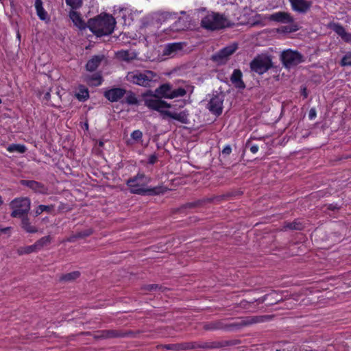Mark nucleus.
<instances>
[{
    "instance_id": "1",
    "label": "nucleus",
    "mask_w": 351,
    "mask_h": 351,
    "mask_svg": "<svg viewBox=\"0 0 351 351\" xmlns=\"http://www.w3.org/2000/svg\"><path fill=\"white\" fill-rule=\"evenodd\" d=\"M151 182V178L144 173H137L133 178L127 180V185L131 193L137 195H155L164 193L167 188L158 186L153 188H147V186Z\"/></svg>"
},
{
    "instance_id": "2",
    "label": "nucleus",
    "mask_w": 351,
    "mask_h": 351,
    "mask_svg": "<svg viewBox=\"0 0 351 351\" xmlns=\"http://www.w3.org/2000/svg\"><path fill=\"white\" fill-rule=\"evenodd\" d=\"M115 20L109 14L99 15L88 21V27L97 36L109 35L112 33Z\"/></svg>"
},
{
    "instance_id": "3",
    "label": "nucleus",
    "mask_w": 351,
    "mask_h": 351,
    "mask_svg": "<svg viewBox=\"0 0 351 351\" xmlns=\"http://www.w3.org/2000/svg\"><path fill=\"white\" fill-rule=\"evenodd\" d=\"M145 104L149 108L157 110L164 116L177 120L180 123H186L189 121V114L185 111L177 113L165 110V108H171V104L165 101L156 98H148L145 100Z\"/></svg>"
},
{
    "instance_id": "4",
    "label": "nucleus",
    "mask_w": 351,
    "mask_h": 351,
    "mask_svg": "<svg viewBox=\"0 0 351 351\" xmlns=\"http://www.w3.org/2000/svg\"><path fill=\"white\" fill-rule=\"evenodd\" d=\"M158 78L157 74L149 70L134 71L126 75L128 82L145 87L151 86L152 83L158 81Z\"/></svg>"
},
{
    "instance_id": "5",
    "label": "nucleus",
    "mask_w": 351,
    "mask_h": 351,
    "mask_svg": "<svg viewBox=\"0 0 351 351\" xmlns=\"http://www.w3.org/2000/svg\"><path fill=\"white\" fill-rule=\"evenodd\" d=\"M201 25L206 29L216 30L228 27V22L222 15L212 12L202 19Z\"/></svg>"
},
{
    "instance_id": "6",
    "label": "nucleus",
    "mask_w": 351,
    "mask_h": 351,
    "mask_svg": "<svg viewBox=\"0 0 351 351\" xmlns=\"http://www.w3.org/2000/svg\"><path fill=\"white\" fill-rule=\"evenodd\" d=\"M237 44L232 43L213 54L211 59L217 64H223L226 63L230 57L237 51Z\"/></svg>"
},
{
    "instance_id": "7",
    "label": "nucleus",
    "mask_w": 351,
    "mask_h": 351,
    "mask_svg": "<svg viewBox=\"0 0 351 351\" xmlns=\"http://www.w3.org/2000/svg\"><path fill=\"white\" fill-rule=\"evenodd\" d=\"M281 60L286 68H291L304 61V57L297 51H284L281 55Z\"/></svg>"
},
{
    "instance_id": "8",
    "label": "nucleus",
    "mask_w": 351,
    "mask_h": 351,
    "mask_svg": "<svg viewBox=\"0 0 351 351\" xmlns=\"http://www.w3.org/2000/svg\"><path fill=\"white\" fill-rule=\"evenodd\" d=\"M271 67V60L267 57H258L250 63L251 69L258 73L263 74Z\"/></svg>"
},
{
    "instance_id": "9",
    "label": "nucleus",
    "mask_w": 351,
    "mask_h": 351,
    "mask_svg": "<svg viewBox=\"0 0 351 351\" xmlns=\"http://www.w3.org/2000/svg\"><path fill=\"white\" fill-rule=\"evenodd\" d=\"M265 19L284 24H293L294 19L291 14L285 12H277L265 16Z\"/></svg>"
},
{
    "instance_id": "10",
    "label": "nucleus",
    "mask_w": 351,
    "mask_h": 351,
    "mask_svg": "<svg viewBox=\"0 0 351 351\" xmlns=\"http://www.w3.org/2000/svg\"><path fill=\"white\" fill-rule=\"evenodd\" d=\"M223 96L222 95H213L210 99L207 108L213 114L219 115L222 113Z\"/></svg>"
},
{
    "instance_id": "11",
    "label": "nucleus",
    "mask_w": 351,
    "mask_h": 351,
    "mask_svg": "<svg viewBox=\"0 0 351 351\" xmlns=\"http://www.w3.org/2000/svg\"><path fill=\"white\" fill-rule=\"evenodd\" d=\"M126 90L122 88H112L104 93V97L111 102H116L123 98Z\"/></svg>"
},
{
    "instance_id": "12",
    "label": "nucleus",
    "mask_w": 351,
    "mask_h": 351,
    "mask_svg": "<svg viewBox=\"0 0 351 351\" xmlns=\"http://www.w3.org/2000/svg\"><path fill=\"white\" fill-rule=\"evenodd\" d=\"M173 86L169 83L163 84L155 90V95L152 98L163 97L165 99H172Z\"/></svg>"
},
{
    "instance_id": "13",
    "label": "nucleus",
    "mask_w": 351,
    "mask_h": 351,
    "mask_svg": "<svg viewBox=\"0 0 351 351\" xmlns=\"http://www.w3.org/2000/svg\"><path fill=\"white\" fill-rule=\"evenodd\" d=\"M31 201L29 198L23 197V215L30 209ZM23 229L29 233H36L38 232L36 227L28 223L27 220L23 217Z\"/></svg>"
},
{
    "instance_id": "14",
    "label": "nucleus",
    "mask_w": 351,
    "mask_h": 351,
    "mask_svg": "<svg viewBox=\"0 0 351 351\" xmlns=\"http://www.w3.org/2000/svg\"><path fill=\"white\" fill-rule=\"evenodd\" d=\"M289 2L293 10L301 13L306 12L311 6V2L306 0H289Z\"/></svg>"
},
{
    "instance_id": "15",
    "label": "nucleus",
    "mask_w": 351,
    "mask_h": 351,
    "mask_svg": "<svg viewBox=\"0 0 351 351\" xmlns=\"http://www.w3.org/2000/svg\"><path fill=\"white\" fill-rule=\"evenodd\" d=\"M273 315H259L245 317L241 322V325L249 326L256 323H261L271 320Z\"/></svg>"
},
{
    "instance_id": "16",
    "label": "nucleus",
    "mask_w": 351,
    "mask_h": 351,
    "mask_svg": "<svg viewBox=\"0 0 351 351\" xmlns=\"http://www.w3.org/2000/svg\"><path fill=\"white\" fill-rule=\"evenodd\" d=\"M191 27L189 16L180 17L172 25V29L180 32L184 31Z\"/></svg>"
},
{
    "instance_id": "17",
    "label": "nucleus",
    "mask_w": 351,
    "mask_h": 351,
    "mask_svg": "<svg viewBox=\"0 0 351 351\" xmlns=\"http://www.w3.org/2000/svg\"><path fill=\"white\" fill-rule=\"evenodd\" d=\"M69 17L73 24L80 29H84L88 27V24L86 25V22L81 17L80 14L75 11V10L69 12Z\"/></svg>"
},
{
    "instance_id": "18",
    "label": "nucleus",
    "mask_w": 351,
    "mask_h": 351,
    "mask_svg": "<svg viewBox=\"0 0 351 351\" xmlns=\"http://www.w3.org/2000/svg\"><path fill=\"white\" fill-rule=\"evenodd\" d=\"M230 81L237 88L244 89L245 88V85L242 80V72L239 69L234 70L230 77Z\"/></svg>"
},
{
    "instance_id": "19",
    "label": "nucleus",
    "mask_w": 351,
    "mask_h": 351,
    "mask_svg": "<svg viewBox=\"0 0 351 351\" xmlns=\"http://www.w3.org/2000/svg\"><path fill=\"white\" fill-rule=\"evenodd\" d=\"M10 208L12 210L11 215L13 217H22V199L16 198L10 203Z\"/></svg>"
},
{
    "instance_id": "20",
    "label": "nucleus",
    "mask_w": 351,
    "mask_h": 351,
    "mask_svg": "<svg viewBox=\"0 0 351 351\" xmlns=\"http://www.w3.org/2000/svg\"><path fill=\"white\" fill-rule=\"evenodd\" d=\"M34 7L36 11V14L41 21L49 20V16L43 8V3L42 0H35Z\"/></svg>"
},
{
    "instance_id": "21",
    "label": "nucleus",
    "mask_w": 351,
    "mask_h": 351,
    "mask_svg": "<svg viewBox=\"0 0 351 351\" xmlns=\"http://www.w3.org/2000/svg\"><path fill=\"white\" fill-rule=\"evenodd\" d=\"M23 186H26L37 193H44L47 191L44 185L33 180H23Z\"/></svg>"
},
{
    "instance_id": "22",
    "label": "nucleus",
    "mask_w": 351,
    "mask_h": 351,
    "mask_svg": "<svg viewBox=\"0 0 351 351\" xmlns=\"http://www.w3.org/2000/svg\"><path fill=\"white\" fill-rule=\"evenodd\" d=\"M161 347L165 348L167 350H184L189 349H193L195 348L192 343H176V344H166L162 345Z\"/></svg>"
},
{
    "instance_id": "23",
    "label": "nucleus",
    "mask_w": 351,
    "mask_h": 351,
    "mask_svg": "<svg viewBox=\"0 0 351 351\" xmlns=\"http://www.w3.org/2000/svg\"><path fill=\"white\" fill-rule=\"evenodd\" d=\"M182 49V44L181 43H174L167 45L164 51L163 54L165 56H173L176 52Z\"/></svg>"
},
{
    "instance_id": "24",
    "label": "nucleus",
    "mask_w": 351,
    "mask_h": 351,
    "mask_svg": "<svg viewBox=\"0 0 351 351\" xmlns=\"http://www.w3.org/2000/svg\"><path fill=\"white\" fill-rule=\"evenodd\" d=\"M120 334L114 330H100L95 335V339H111L119 337Z\"/></svg>"
},
{
    "instance_id": "25",
    "label": "nucleus",
    "mask_w": 351,
    "mask_h": 351,
    "mask_svg": "<svg viewBox=\"0 0 351 351\" xmlns=\"http://www.w3.org/2000/svg\"><path fill=\"white\" fill-rule=\"evenodd\" d=\"M104 59V56H95L90 60H89L86 65V68L89 71H95L101 60Z\"/></svg>"
},
{
    "instance_id": "26",
    "label": "nucleus",
    "mask_w": 351,
    "mask_h": 351,
    "mask_svg": "<svg viewBox=\"0 0 351 351\" xmlns=\"http://www.w3.org/2000/svg\"><path fill=\"white\" fill-rule=\"evenodd\" d=\"M206 330H222L226 328V326L221 320H217L205 323L203 326Z\"/></svg>"
},
{
    "instance_id": "27",
    "label": "nucleus",
    "mask_w": 351,
    "mask_h": 351,
    "mask_svg": "<svg viewBox=\"0 0 351 351\" xmlns=\"http://www.w3.org/2000/svg\"><path fill=\"white\" fill-rule=\"evenodd\" d=\"M75 96L79 101H84L87 100L89 97L88 88L83 85H80L75 91Z\"/></svg>"
},
{
    "instance_id": "28",
    "label": "nucleus",
    "mask_w": 351,
    "mask_h": 351,
    "mask_svg": "<svg viewBox=\"0 0 351 351\" xmlns=\"http://www.w3.org/2000/svg\"><path fill=\"white\" fill-rule=\"evenodd\" d=\"M116 56L119 60L129 62L136 58V53L127 50H121L117 52Z\"/></svg>"
},
{
    "instance_id": "29",
    "label": "nucleus",
    "mask_w": 351,
    "mask_h": 351,
    "mask_svg": "<svg viewBox=\"0 0 351 351\" xmlns=\"http://www.w3.org/2000/svg\"><path fill=\"white\" fill-rule=\"evenodd\" d=\"M86 81L90 85L97 86L101 84L102 78L99 74L94 73L91 75H87Z\"/></svg>"
},
{
    "instance_id": "30",
    "label": "nucleus",
    "mask_w": 351,
    "mask_h": 351,
    "mask_svg": "<svg viewBox=\"0 0 351 351\" xmlns=\"http://www.w3.org/2000/svg\"><path fill=\"white\" fill-rule=\"evenodd\" d=\"M124 97V100L121 101L122 103H126L129 105L137 104L138 99L136 98V95L131 90H126V93Z\"/></svg>"
},
{
    "instance_id": "31",
    "label": "nucleus",
    "mask_w": 351,
    "mask_h": 351,
    "mask_svg": "<svg viewBox=\"0 0 351 351\" xmlns=\"http://www.w3.org/2000/svg\"><path fill=\"white\" fill-rule=\"evenodd\" d=\"M54 209L53 205H40L38 207L34 210V216L37 217L40 215L43 212H47L48 213H51Z\"/></svg>"
},
{
    "instance_id": "32",
    "label": "nucleus",
    "mask_w": 351,
    "mask_h": 351,
    "mask_svg": "<svg viewBox=\"0 0 351 351\" xmlns=\"http://www.w3.org/2000/svg\"><path fill=\"white\" fill-rule=\"evenodd\" d=\"M52 238L50 236L43 237L35 243V246H37L40 250L43 247L48 245L51 243Z\"/></svg>"
},
{
    "instance_id": "33",
    "label": "nucleus",
    "mask_w": 351,
    "mask_h": 351,
    "mask_svg": "<svg viewBox=\"0 0 351 351\" xmlns=\"http://www.w3.org/2000/svg\"><path fill=\"white\" fill-rule=\"evenodd\" d=\"M80 272L79 271H73L66 274L63 275L60 280L66 282H71L75 279H77L80 276Z\"/></svg>"
},
{
    "instance_id": "34",
    "label": "nucleus",
    "mask_w": 351,
    "mask_h": 351,
    "mask_svg": "<svg viewBox=\"0 0 351 351\" xmlns=\"http://www.w3.org/2000/svg\"><path fill=\"white\" fill-rule=\"evenodd\" d=\"M83 0H65L66 4L73 10H77L82 5Z\"/></svg>"
},
{
    "instance_id": "35",
    "label": "nucleus",
    "mask_w": 351,
    "mask_h": 351,
    "mask_svg": "<svg viewBox=\"0 0 351 351\" xmlns=\"http://www.w3.org/2000/svg\"><path fill=\"white\" fill-rule=\"evenodd\" d=\"M187 93V90H185V88L180 87L178 88L172 89V95L171 97L172 99L177 98V97H181L184 96Z\"/></svg>"
},
{
    "instance_id": "36",
    "label": "nucleus",
    "mask_w": 351,
    "mask_h": 351,
    "mask_svg": "<svg viewBox=\"0 0 351 351\" xmlns=\"http://www.w3.org/2000/svg\"><path fill=\"white\" fill-rule=\"evenodd\" d=\"M158 20L160 21H165L167 19L171 18L175 14H172L168 12H160L157 14Z\"/></svg>"
},
{
    "instance_id": "37",
    "label": "nucleus",
    "mask_w": 351,
    "mask_h": 351,
    "mask_svg": "<svg viewBox=\"0 0 351 351\" xmlns=\"http://www.w3.org/2000/svg\"><path fill=\"white\" fill-rule=\"evenodd\" d=\"M303 228V226L298 222H292L287 223L284 226L285 229H291V230H301Z\"/></svg>"
},
{
    "instance_id": "38",
    "label": "nucleus",
    "mask_w": 351,
    "mask_h": 351,
    "mask_svg": "<svg viewBox=\"0 0 351 351\" xmlns=\"http://www.w3.org/2000/svg\"><path fill=\"white\" fill-rule=\"evenodd\" d=\"M332 29L339 36H342L346 32L345 29L339 24L334 23L332 25Z\"/></svg>"
},
{
    "instance_id": "39",
    "label": "nucleus",
    "mask_w": 351,
    "mask_h": 351,
    "mask_svg": "<svg viewBox=\"0 0 351 351\" xmlns=\"http://www.w3.org/2000/svg\"><path fill=\"white\" fill-rule=\"evenodd\" d=\"M341 64L343 66H351V53H348L343 57Z\"/></svg>"
},
{
    "instance_id": "40",
    "label": "nucleus",
    "mask_w": 351,
    "mask_h": 351,
    "mask_svg": "<svg viewBox=\"0 0 351 351\" xmlns=\"http://www.w3.org/2000/svg\"><path fill=\"white\" fill-rule=\"evenodd\" d=\"M143 137V133L141 131L137 130H134L132 134H131V138L134 141V142H138L141 140Z\"/></svg>"
},
{
    "instance_id": "41",
    "label": "nucleus",
    "mask_w": 351,
    "mask_h": 351,
    "mask_svg": "<svg viewBox=\"0 0 351 351\" xmlns=\"http://www.w3.org/2000/svg\"><path fill=\"white\" fill-rule=\"evenodd\" d=\"M277 295V293L276 292H272V293H270L269 294H267V295H265L264 296L258 298V299H256V300H254L253 302H257L259 304H262L264 302H265L268 298L269 297H272L274 295Z\"/></svg>"
},
{
    "instance_id": "42",
    "label": "nucleus",
    "mask_w": 351,
    "mask_h": 351,
    "mask_svg": "<svg viewBox=\"0 0 351 351\" xmlns=\"http://www.w3.org/2000/svg\"><path fill=\"white\" fill-rule=\"evenodd\" d=\"M8 151L10 152H16L18 153H22V146L20 145H12L8 147Z\"/></svg>"
},
{
    "instance_id": "43",
    "label": "nucleus",
    "mask_w": 351,
    "mask_h": 351,
    "mask_svg": "<svg viewBox=\"0 0 351 351\" xmlns=\"http://www.w3.org/2000/svg\"><path fill=\"white\" fill-rule=\"evenodd\" d=\"M93 233L92 229H87L80 232H77L78 237L80 238H85L86 237L90 236Z\"/></svg>"
},
{
    "instance_id": "44",
    "label": "nucleus",
    "mask_w": 351,
    "mask_h": 351,
    "mask_svg": "<svg viewBox=\"0 0 351 351\" xmlns=\"http://www.w3.org/2000/svg\"><path fill=\"white\" fill-rule=\"evenodd\" d=\"M39 250L37 246H35V243L34 245L26 247L23 249V253L29 254L34 252H36Z\"/></svg>"
},
{
    "instance_id": "45",
    "label": "nucleus",
    "mask_w": 351,
    "mask_h": 351,
    "mask_svg": "<svg viewBox=\"0 0 351 351\" xmlns=\"http://www.w3.org/2000/svg\"><path fill=\"white\" fill-rule=\"evenodd\" d=\"M203 202H204L203 200H197V201H195L193 202H189V203L186 204L184 206H185V208H195V207H197L199 205H201Z\"/></svg>"
},
{
    "instance_id": "46",
    "label": "nucleus",
    "mask_w": 351,
    "mask_h": 351,
    "mask_svg": "<svg viewBox=\"0 0 351 351\" xmlns=\"http://www.w3.org/2000/svg\"><path fill=\"white\" fill-rule=\"evenodd\" d=\"M246 147H250V150L253 154H256L258 151V146L256 145H251L249 141L247 142Z\"/></svg>"
},
{
    "instance_id": "47",
    "label": "nucleus",
    "mask_w": 351,
    "mask_h": 351,
    "mask_svg": "<svg viewBox=\"0 0 351 351\" xmlns=\"http://www.w3.org/2000/svg\"><path fill=\"white\" fill-rule=\"evenodd\" d=\"M161 289V287H159L158 285H156V284L148 285L145 286V290H147L149 291H156L157 289Z\"/></svg>"
},
{
    "instance_id": "48",
    "label": "nucleus",
    "mask_w": 351,
    "mask_h": 351,
    "mask_svg": "<svg viewBox=\"0 0 351 351\" xmlns=\"http://www.w3.org/2000/svg\"><path fill=\"white\" fill-rule=\"evenodd\" d=\"M254 303V302H247L246 300H242L240 302V306L245 309H248L251 304Z\"/></svg>"
},
{
    "instance_id": "49",
    "label": "nucleus",
    "mask_w": 351,
    "mask_h": 351,
    "mask_svg": "<svg viewBox=\"0 0 351 351\" xmlns=\"http://www.w3.org/2000/svg\"><path fill=\"white\" fill-rule=\"evenodd\" d=\"M271 298V302L269 304V305H272L274 304H276L278 302L281 300V298L279 297V295L277 293V295H274L272 297H270Z\"/></svg>"
},
{
    "instance_id": "50",
    "label": "nucleus",
    "mask_w": 351,
    "mask_h": 351,
    "mask_svg": "<svg viewBox=\"0 0 351 351\" xmlns=\"http://www.w3.org/2000/svg\"><path fill=\"white\" fill-rule=\"evenodd\" d=\"M341 38L347 43H351V34L345 32L343 35L341 36Z\"/></svg>"
},
{
    "instance_id": "51",
    "label": "nucleus",
    "mask_w": 351,
    "mask_h": 351,
    "mask_svg": "<svg viewBox=\"0 0 351 351\" xmlns=\"http://www.w3.org/2000/svg\"><path fill=\"white\" fill-rule=\"evenodd\" d=\"M232 152V149L230 145H226L222 150V154L226 156L230 154Z\"/></svg>"
},
{
    "instance_id": "52",
    "label": "nucleus",
    "mask_w": 351,
    "mask_h": 351,
    "mask_svg": "<svg viewBox=\"0 0 351 351\" xmlns=\"http://www.w3.org/2000/svg\"><path fill=\"white\" fill-rule=\"evenodd\" d=\"M317 112L315 108H311L308 113V117L311 120L314 119L316 117Z\"/></svg>"
},
{
    "instance_id": "53",
    "label": "nucleus",
    "mask_w": 351,
    "mask_h": 351,
    "mask_svg": "<svg viewBox=\"0 0 351 351\" xmlns=\"http://www.w3.org/2000/svg\"><path fill=\"white\" fill-rule=\"evenodd\" d=\"M201 347L203 348H212L215 346L213 345V343H204Z\"/></svg>"
},
{
    "instance_id": "54",
    "label": "nucleus",
    "mask_w": 351,
    "mask_h": 351,
    "mask_svg": "<svg viewBox=\"0 0 351 351\" xmlns=\"http://www.w3.org/2000/svg\"><path fill=\"white\" fill-rule=\"evenodd\" d=\"M77 239H80V237H78V234L77 233L75 234H73L72 236H71L69 238L67 239V241L69 242H73L75 241Z\"/></svg>"
},
{
    "instance_id": "55",
    "label": "nucleus",
    "mask_w": 351,
    "mask_h": 351,
    "mask_svg": "<svg viewBox=\"0 0 351 351\" xmlns=\"http://www.w3.org/2000/svg\"><path fill=\"white\" fill-rule=\"evenodd\" d=\"M184 88L187 90V93L191 94L193 92L194 87L193 86L186 85Z\"/></svg>"
},
{
    "instance_id": "56",
    "label": "nucleus",
    "mask_w": 351,
    "mask_h": 351,
    "mask_svg": "<svg viewBox=\"0 0 351 351\" xmlns=\"http://www.w3.org/2000/svg\"><path fill=\"white\" fill-rule=\"evenodd\" d=\"M50 99V93L46 92L44 95L43 99L46 100L47 101H49Z\"/></svg>"
},
{
    "instance_id": "57",
    "label": "nucleus",
    "mask_w": 351,
    "mask_h": 351,
    "mask_svg": "<svg viewBox=\"0 0 351 351\" xmlns=\"http://www.w3.org/2000/svg\"><path fill=\"white\" fill-rule=\"evenodd\" d=\"M156 159V158L154 156H152L150 158V160H149V162H150L151 163H154V162H155Z\"/></svg>"
},
{
    "instance_id": "58",
    "label": "nucleus",
    "mask_w": 351,
    "mask_h": 351,
    "mask_svg": "<svg viewBox=\"0 0 351 351\" xmlns=\"http://www.w3.org/2000/svg\"><path fill=\"white\" fill-rule=\"evenodd\" d=\"M302 95H304V97H307V93H306V88H303V90H302Z\"/></svg>"
},
{
    "instance_id": "59",
    "label": "nucleus",
    "mask_w": 351,
    "mask_h": 351,
    "mask_svg": "<svg viewBox=\"0 0 351 351\" xmlns=\"http://www.w3.org/2000/svg\"><path fill=\"white\" fill-rule=\"evenodd\" d=\"M8 230H9V228H0V233L1 232H6Z\"/></svg>"
},
{
    "instance_id": "60",
    "label": "nucleus",
    "mask_w": 351,
    "mask_h": 351,
    "mask_svg": "<svg viewBox=\"0 0 351 351\" xmlns=\"http://www.w3.org/2000/svg\"><path fill=\"white\" fill-rule=\"evenodd\" d=\"M298 30L297 26L293 25V27L290 29V32H293Z\"/></svg>"
},
{
    "instance_id": "61",
    "label": "nucleus",
    "mask_w": 351,
    "mask_h": 351,
    "mask_svg": "<svg viewBox=\"0 0 351 351\" xmlns=\"http://www.w3.org/2000/svg\"><path fill=\"white\" fill-rule=\"evenodd\" d=\"M17 38L20 40L21 35H20L19 32H17Z\"/></svg>"
},
{
    "instance_id": "62",
    "label": "nucleus",
    "mask_w": 351,
    "mask_h": 351,
    "mask_svg": "<svg viewBox=\"0 0 351 351\" xmlns=\"http://www.w3.org/2000/svg\"><path fill=\"white\" fill-rule=\"evenodd\" d=\"M3 204V200L1 199V197L0 196V206Z\"/></svg>"
},
{
    "instance_id": "63",
    "label": "nucleus",
    "mask_w": 351,
    "mask_h": 351,
    "mask_svg": "<svg viewBox=\"0 0 351 351\" xmlns=\"http://www.w3.org/2000/svg\"><path fill=\"white\" fill-rule=\"evenodd\" d=\"M335 208H336V207H335V206L332 207V206H331V205L330 206V209L334 210Z\"/></svg>"
},
{
    "instance_id": "64",
    "label": "nucleus",
    "mask_w": 351,
    "mask_h": 351,
    "mask_svg": "<svg viewBox=\"0 0 351 351\" xmlns=\"http://www.w3.org/2000/svg\"><path fill=\"white\" fill-rule=\"evenodd\" d=\"M181 14H185V12L184 11H182Z\"/></svg>"
}]
</instances>
